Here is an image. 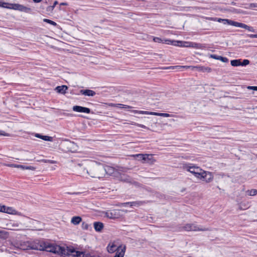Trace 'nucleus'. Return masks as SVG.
<instances>
[{
	"instance_id": "1",
	"label": "nucleus",
	"mask_w": 257,
	"mask_h": 257,
	"mask_svg": "<svg viewBox=\"0 0 257 257\" xmlns=\"http://www.w3.org/2000/svg\"><path fill=\"white\" fill-rule=\"evenodd\" d=\"M35 248L61 255L64 257H81L84 255L82 252H79V251L76 250L73 247L61 246L43 240H38V245Z\"/></svg>"
},
{
	"instance_id": "2",
	"label": "nucleus",
	"mask_w": 257,
	"mask_h": 257,
	"mask_svg": "<svg viewBox=\"0 0 257 257\" xmlns=\"http://www.w3.org/2000/svg\"><path fill=\"white\" fill-rule=\"evenodd\" d=\"M0 7L8 9L19 11L20 12H23L26 13H30L31 12V9L30 8H28L24 5L19 4L5 3L1 1Z\"/></svg>"
},
{
	"instance_id": "3",
	"label": "nucleus",
	"mask_w": 257,
	"mask_h": 257,
	"mask_svg": "<svg viewBox=\"0 0 257 257\" xmlns=\"http://www.w3.org/2000/svg\"><path fill=\"white\" fill-rule=\"evenodd\" d=\"M183 168L184 169L193 174L197 178L200 175V173L203 170L200 167L190 163L184 164Z\"/></svg>"
},
{
	"instance_id": "4",
	"label": "nucleus",
	"mask_w": 257,
	"mask_h": 257,
	"mask_svg": "<svg viewBox=\"0 0 257 257\" xmlns=\"http://www.w3.org/2000/svg\"><path fill=\"white\" fill-rule=\"evenodd\" d=\"M111 170L109 167L105 168L102 166H97L93 168V170L96 172V173H95L94 175L90 174L88 171H87V172L92 177L100 178L102 177V175H104L105 173H107V170Z\"/></svg>"
},
{
	"instance_id": "5",
	"label": "nucleus",
	"mask_w": 257,
	"mask_h": 257,
	"mask_svg": "<svg viewBox=\"0 0 257 257\" xmlns=\"http://www.w3.org/2000/svg\"><path fill=\"white\" fill-rule=\"evenodd\" d=\"M132 156L138 161H142L143 163H152L154 161L151 154H138L133 155Z\"/></svg>"
},
{
	"instance_id": "6",
	"label": "nucleus",
	"mask_w": 257,
	"mask_h": 257,
	"mask_svg": "<svg viewBox=\"0 0 257 257\" xmlns=\"http://www.w3.org/2000/svg\"><path fill=\"white\" fill-rule=\"evenodd\" d=\"M38 245V240H36L33 241H25L21 243L20 248L23 250H28V249H35V247Z\"/></svg>"
},
{
	"instance_id": "7",
	"label": "nucleus",
	"mask_w": 257,
	"mask_h": 257,
	"mask_svg": "<svg viewBox=\"0 0 257 257\" xmlns=\"http://www.w3.org/2000/svg\"><path fill=\"white\" fill-rule=\"evenodd\" d=\"M198 178L203 180L206 183H209L213 180V175L210 172L202 170Z\"/></svg>"
},
{
	"instance_id": "8",
	"label": "nucleus",
	"mask_w": 257,
	"mask_h": 257,
	"mask_svg": "<svg viewBox=\"0 0 257 257\" xmlns=\"http://www.w3.org/2000/svg\"><path fill=\"white\" fill-rule=\"evenodd\" d=\"M185 231H206L208 230L207 228H200L197 225L194 224H186L184 225L181 230Z\"/></svg>"
},
{
	"instance_id": "9",
	"label": "nucleus",
	"mask_w": 257,
	"mask_h": 257,
	"mask_svg": "<svg viewBox=\"0 0 257 257\" xmlns=\"http://www.w3.org/2000/svg\"><path fill=\"white\" fill-rule=\"evenodd\" d=\"M165 43L181 47H189V42L167 40H165Z\"/></svg>"
},
{
	"instance_id": "10",
	"label": "nucleus",
	"mask_w": 257,
	"mask_h": 257,
	"mask_svg": "<svg viewBox=\"0 0 257 257\" xmlns=\"http://www.w3.org/2000/svg\"><path fill=\"white\" fill-rule=\"evenodd\" d=\"M72 110L75 112H83L86 113H90L91 111L89 108L78 105L73 106L72 107Z\"/></svg>"
},
{
	"instance_id": "11",
	"label": "nucleus",
	"mask_w": 257,
	"mask_h": 257,
	"mask_svg": "<svg viewBox=\"0 0 257 257\" xmlns=\"http://www.w3.org/2000/svg\"><path fill=\"white\" fill-rule=\"evenodd\" d=\"M125 245H119V248L116 251V253L113 257H123L125 251Z\"/></svg>"
},
{
	"instance_id": "12",
	"label": "nucleus",
	"mask_w": 257,
	"mask_h": 257,
	"mask_svg": "<svg viewBox=\"0 0 257 257\" xmlns=\"http://www.w3.org/2000/svg\"><path fill=\"white\" fill-rule=\"evenodd\" d=\"M80 93L85 96H93L96 94V92L90 89H81Z\"/></svg>"
},
{
	"instance_id": "13",
	"label": "nucleus",
	"mask_w": 257,
	"mask_h": 257,
	"mask_svg": "<svg viewBox=\"0 0 257 257\" xmlns=\"http://www.w3.org/2000/svg\"><path fill=\"white\" fill-rule=\"evenodd\" d=\"M119 248V246L116 245L114 243H109L107 247V251L109 253H112L114 251H117Z\"/></svg>"
},
{
	"instance_id": "14",
	"label": "nucleus",
	"mask_w": 257,
	"mask_h": 257,
	"mask_svg": "<svg viewBox=\"0 0 257 257\" xmlns=\"http://www.w3.org/2000/svg\"><path fill=\"white\" fill-rule=\"evenodd\" d=\"M67 89L68 87L66 85H64L61 86H58L55 88V90L57 91V92L61 94H65Z\"/></svg>"
},
{
	"instance_id": "15",
	"label": "nucleus",
	"mask_w": 257,
	"mask_h": 257,
	"mask_svg": "<svg viewBox=\"0 0 257 257\" xmlns=\"http://www.w3.org/2000/svg\"><path fill=\"white\" fill-rule=\"evenodd\" d=\"M218 22H222L223 24L224 25H231L233 26H235V25L236 24V22L235 21L229 20V19H219L218 20Z\"/></svg>"
},
{
	"instance_id": "16",
	"label": "nucleus",
	"mask_w": 257,
	"mask_h": 257,
	"mask_svg": "<svg viewBox=\"0 0 257 257\" xmlns=\"http://www.w3.org/2000/svg\"><path fill=\"white\" fill-rule=\"evenodd\" d=\"M93 226L94 229L97 232L101 231L104 227L103 224L100 222H94Z\"/></svg>"
},
{
	"instance_id": "17",
	"label": "nucleus",
	"mask_w": 257,
	"mask_h": 257,
	"mask_svg": "<svg viewBox=\"0 0 257 257\" xmlns=\"http://www.w3.org/2000/svg\"><path fill=\"white\" fill-rule=\"evenodd\" d=\"M210 57L212 58H213L216 60H219L223 62H228V59L226 57H223L221 56H218L215 54H212L210 55Z\"/></svg>"
},
{
	"instance_id": "18",
	"label": "nucleus",
	"mask_w": 257,
	"mask_h": 257,
	"mask_svg": "<svg viewBox=\"0 0 257 257\" xmlns=\"http://www.w3.org/2000/svg\"><path fill=\"white\" fill-rule=\"evenodd\" d=\"M35 136L38 138L41 139L46 141H53V138L47 136H43L39 134H36Z\"/></svg>"
},
{
	"instance_id": "19",
	"label": "nucleus",
	"mask_w": 257,
	"mask_h": 257,
	"mask_svg": "<svg viewBox=\"0 0 257 257\" xmlns=\"http://www.w3.org/2000/svg\"><path fill=\"white\" fill-rule=\"evenodd\" d=\"M191 66H181V65H177V66H169L166 67L165 69H178L180 70L182 68H185L187 69L188 68H190Z\"/></svg>"
},
{
	"instance_id": "20",
	"label": "nucleus",
	"mask_w": 257,
	"mask_h": 257,
	"mask_svg": "<svg viewBox=\"0 0 257 257\" xmlns=\"http://www.w3.org/2000/svg\"><path fill=\"white\" fill-rule=\"evenodd\" d=\"M5 208H3L2 212L7 213L9 214H14L15 210L13 207H7L5 205Z\"/></svg>"
},
{
	"instance_id": "21",
	"label": "nucleus",
	"mask_w": 257,
	"mask_h": 257,
	"mask_svg": "<svg viewBox=\"0 0 257 257\" xmlns=\"http://www.w3.org/2000/svg\"><path fill=\"white\" fill-rule=\"evenodd\" d=\"M117 210H113L110 212H108L106 213V215L107 217L113 219L116 217V213Z\"/></svg>"
},
{
	"instance_id": "22",
	"label": "nucleus",
	"mask_w": 257,
	"mask_h": 257,
	"mask_svg": "<svg viewBox=\"0 0 257 257\" xmlns=\"http://www.w3.org/2000/svg\"><path fill=\"white\" fill-rule=\"evenodd\" d=\"M82 220L79 216H74L71 219V223L74 225L78 224Z\"/></svg>"
},
{
	"instance_id": "23",
	"label": "nucleus",
	"mask_w": 257,
	"mask_h": 257,
	"mask_svg": "<svg viewBox=\"0 0 257 257\" xmlns=\"http://www.w3.org/2000/svg\"><path fill=\"white\" fill-rule=\"evenodd\" d=\"M201 44L192 42H189V47H192L195 48L199 49L201 48Z\"/></svg>"
},
{
	"instance_id": "24",
	"label": "nucleus",
	"mask_w": 257,
	"mask_h": 257,
	"mask_svg": "<svg viewBox=\"0 0 257 257\" xmlns=\"http://www.w3.org/2000/svg\"><path fill=\"white\" fill-rule=\"evenodd\" d=\"M199 71H201L202 72H210L211 71V68L208 67H204V66H199L197 67Z\"/></svg>"
},
{
	"instance_id": "25",
	"label": "nucleus",
	"mask_w": 257,
	"mask_h": 257,
	"mask_svg": "<svg viewBox=\"0 0 257 257\" xmlns=\"http://www.w3.org/2000/svg\"><path fill=\"white\" fill-rule=\"evenodd\" d=\"M247 26L248 25L245 24L239 23L237 22H236V24L235 25V27L243 28L246 30L247 29Z\"/></svg>"
},
{
	"instance_id": "26",
	"label": "nucleus",
	"mask_w": 257,
	"mask_h": 257,
	"mask_svg": "<svg viewBox=\"0 0 257 257\" xmlns=\"http://www.w3.org/2000/svg\"><path fill=\"white\" fill-rule=\"evenodd\" d=\"M230 63L232 66H240V60L238 59L231 60Z\"/></svg>"
},
{
	"instance_id": "27",
	"label": "nucleus",
	"mask_w": 257,
	"mask_h": 257,
	"mask_svg": "<svg viewBox=\"0 0 257 257\" xmlns=\"http://www.w3.org/2000/svg\"><path fill=\"white\" fill-rule=\"evenodd\" d=\"M134 112L139 114H152L153 115L154 112H150L147 111H142V110H134Z\"/></svg>"
},
{
	"instance_id": "28",
	"label": "nucleus",
	"mask_w": 257,
	"mask_h": 257,
	"mask_svg": "<svg viewBox=\"0 0 257 257\" xmlns=\"http://www.w3.org/2000/svg\"><path fill=\"white\" fill-rule=\"evenodd\" d=\"M246 193L249 196H254L257 194V190L253 189L247 190Z\"/></svg>"
},
{
	"instance_id": "29",
	"label": "nucleus",
	"mask_w": 257,
	"mask_h": 257,
	"mask_svg": "<svg viewBox=\"0 0 257 257\" xmlns=\"http://www.w3.org/2000/svg\"><path fill=\"white\" fill-rule=\"evenodd\" d=\"M153 115L157 116H161L163 117H168L170 116L169 113H159V112H154Z\"/></svg>"
},
{
	"instance_id": "30",
	"label": "nucleus",
	"mask_w": 257,
	"mask_h": 257,
	"mask_svg": "<svg viewBox=\"0 0 257 257\" xmlns=\"http://www.w3.org/2000/svg\"><path fill=\"white\" fill-rule=\"evenodd\" d=\"M143 203L142 201H134L130 202V206H139L142 205Z\"/></svg>"
},
{
	"instance_id": "31",
	"label": "nucleus",
	"mask_w": 257,
	"mask_h": 257,
	"mask_svg": "<svg viewBox=\"0 0 257 257\" xmlns=\"http://www.w3.org/2000/svg\"><path fill=\"white\" fill-rule=\"evenodd\" d=\"M40 162L44 163H49L52 164H54L57 163L56 161L47 159H42L40 161Z\"/></svg>"
},
{
	"instance_id": "32",
	"label": "nucleus",
	"mask_w": 257,
	"mask_h": 257,
	"mask_svg": "<svg viewBox=\"0 0 257 257\" xmlns=\"http://www.w3.org/2000/svg\"><path fill=\"white\" fill-rule=\"evenodd\" d=\"M22 167H19V168H21L23 169H27V170H35V167L32 166H26L24 165H21Z\"/></svg>"
},
{
	"instance_id": "33",
	"label": "nucleus",
	"mask_w": 257,
	"mask_h": 257,
	"mask_svg": "<svg viewBox=\"0 0 257 257\" xmlns=\"http://www.w3.org/2000/svg\"><path fill=\"white\" fill-rule=\"evenodd\" d=\"M43 21L44 22H46V23H47L51 25L54 26H56L57 25V24L56 22H55L52 20H50L49 19H43Z\"/></svg>"
},
{
	"instance_id": "34",
	"label": "nucleus",
	"mask_w": 257,
	"mask_h": 257,
	"mask_svg": "<svg viewBox=\"0 0 257 257\" xmlns=\"http://www.w3.org/2000/svg\"><path fill=\"white\" fill-rule=\"evenodd\" d=\"M6 166L10 167H14V168H19V167H22L21 166V165H17V164H8L6 165Z\"/></svg>"
},
{
	"instance_id": "35",
	"label": "nucleus",
	"mask_w": 257,
	"mask_h": 257,
	"mask_svg": "<svg viewBox=\"0 0 257 257\" xmlns=\"http://www.w3.org/2000/svg\"><path fill=\"white\" fill-rule=\"evenodd\" d=\"M249 63V61L247 59H244L242 62L240 61V66H246Z\"/></svg>"
},
{
	"instance_id": "36",
	"label": "nucleus",
	"mask_w": 257,
	"mask_h": 257,
	"mask_svg": "<svg viewBox=\"0 0 257 257\" xmlns=\"http://www.w3.org/2000/svg\"><path fill=\"white\" fill-rule=\"evenodd\" d=\"M117 105H120L121 106V108H125V109H128L132 108V106L125 104H120V103H117Z\"/></svg>"
},
{
	"instance_id": "37",
	"label": "nucleus",
	"mask_w": 257,
	"mask_h": 257,
	"mask_svg": "<svg viewBox=\"0 0 257 257\" xmlns=\"http://www.w3.org/2000/svg\"><path fill=\"white\" fill-rule=\"evenodd\" d=\"M7 232L5 231H0V237H7Z\"/></svg>"
},
{
	"instance_id": "38",
	"label": "nucleus",
	"mask_w": 257,
	"mask_h": 257,
	"mask_svg": "<svg viewBox=\"0 0 257 257\" xmlns=\"http://www.w3.org/2000/svg\"><path fill=\"white\" fill-rule=\"evenodd\" d=\"M153 40L154 42L157 43H161L163 42V40L159 37H155Z\"/></svg>"
},
{
	"instance_id": "39",
	"label": "nucleus",
	"mask_w": 257,
	"mask_h": 257,
	"mask_svg": "<svg viewBox=\"0 0 257 257\" xmlns=\"http://www.w3.org/2000/svg\"><path fill=\"white\" fill-rule=\"evenodd\" d=\"M247 88L248 89H249V90H255V91H257V86H248L247 87Z\"/></svg>"
},
{
	"instance_id": "40",
	"label": "nucleus",
	"mask_w": 257,
	"mask_h": 257,
	"mask_svg": "<svg viewBox=\"0 0 257 257\" xmlns=\"http://www.w3.org/2000/svg\"><path fill=\"white\" fill-rule=\"evenodd\" d=\"M9 136V135L3 131L0 130V136Z\"/></svg>"
},
{
	"instance_id": "41",
	"label": "nucleus",
	"mask_w": 257,
	"mask_h": 257,
	"mask_svg": "<svg viewBox=\"0 0 257 257\" xmlns=\"http://www.w3.org/2000/svg\"><path fill=\"white\" fill-rule=\"evenodd\" d=\"M246 30H248V31L251 32H255L254 29L252 27H250V26H247V28Z\"/></svg>"
},
{
	"instance_id": "42",
	"label": "nucleus",
	"mask_w": 257,
	"mask_h": 257,
	"mask_svg": "<svg viewBox=\"0 0 257 257\" xmlns=\"http://www.w3.org/2000/svg\"><path fill=\"white\" fill-rule=\"evenodd\" d=\"M248 37L250 38H257V34H249Z\"/></svg>"
},
{
	"instance_id": "43",
	"label": "nucleus",
	"mask_w": 257,
	"mask_h": 257,
	"mask_svg": "<svg viewBox=\"0 0 257 257\" xmlns=\"http://www.w3.org/2000/svg\"><path fill=\"white\" fill-rule=\"evenodd\" d=\"M130 206V202H125L121 204V206H126L127 205Z\"/></svg>"
},
{
	"instance_id": "44",
	"label": "nucleus",
	"mask_w": 257,
	"mask_h": 257,
	"mask_svg": "<svg viewBox=\"0 0 257 257\" xmlns=\"http://www.w3.org/2000/svg\"><path fill=\"white\" fill-rule=\"evenodd\" d=\"M54 9V6H49L47 8V11H52Z\"/></svg>"
},
{
	"instance_id": "45",
	"label": "nucleus",
	"mask_w": 257,
	"mask_h": 257,
	"mask_svg": "<svg viewBox=\"0 0 257 257\" xmlns=\"http://www.w3.org/2000/svg\"><path fill=\"white\" fill-rule=\"evenodd\" d=\"M250 7L251 8H256L257 7V4H250Z\"/></svg>"
},
{
	"instance_id": "46",
	"label": "nucleus",
	"mask_w": 257,
	"mask_h": 257,
	"mask_svg": "<svg viewBox=\"0 0 257 257\" xmlns=\"http://www.w3.org/2000/svg\"><path fill=\"white\" fill-rule=\"evenodd\" d=\"M4 207H5V205H2L0 204V212H2L3 208H5Z\"/></svg>"
},
{
	"instance_id": "47",
	"label": "nucleus",
	"mask_w": 257,
	"mask_h": 257,
	"mask_svg": "<svg viewBox=\"0 0 257 257\" xmlns=\"http://www.w3.org/2000/svg\"><path fill=\"white\" fill-rule=\"evenodd\" d=\"M58 4V2L57 1H55L54 3V4L52 6H54V8H55V7Z\"/></svg>"
},
{
	"instance_id": "48",
	"label": "nucleus",
	"mask_w": 257,
	"mask_h": 257,
	"mask_svg": "<svg viewBox=\"0 0 257 257\" xmlns=\"http://www.w3.org/2000/svg\"><path fill=\"white\" fill-rule=\"evenodd\" d=\"M113 106H116L117 107H119V108H121V106L120 105H117V104H114L112 105Z\"/></svg>"
},
{
	"instance_id": "49",
	"label": "nucleus",
	"mask_w": 257,
	"mask_h": 257,
	"mask_svg": "<svg viewBox=\"0 0 257 257\" xmlns=\"http://www.w3.org/2000/svg\"><path fill=\"white\" fill-rule=\"evenodd\" d=\"M42 0H33V1L35 2V3H40L42 1Z\"/></svg>"
},
{
	"instance_id": "50",
	"label": "nucleus",
	"mask_w": 257,
	"mask_h": 257,
	"mask_svg": "<svg viewBox=\"0 0 257 257\" xmlns=\"http://www.w3.org/2000/svg\"><path fill=\"white\" fill-rule=\"evenodd\" d=\"M233 12H234L236 13H239V10L234 9Z\"/></svg>"
},
{
	"instance_id": "51",
	"label": "nucleus",
	"mask_w": 257,
	"mask_h": 257,
	"mask_svg": "<svg viewBox=\"0 0 257 257\" xmlns=\"http://www.w3.org/2000/svg\"><path fill=\"white\" fill-rule=\"evenodd\" d=\"M67 4L66 3H61V5H66Z\"/></svg>"
},
{
	"instance_id": "52",
	"label": "nucleus",
	"mask_w": 257,
	"mask_h": 257,
	"mask_svg": "<svg viewBox=\"0 0 257 257\" xmlns=\"http://www.w3.org/2000/svg\"><path fill=\"white\" fill-rule=\"evenodd\" d=\"M141 127H145V126H144V125H142Z\"/></svg>"
}]
</instances>
